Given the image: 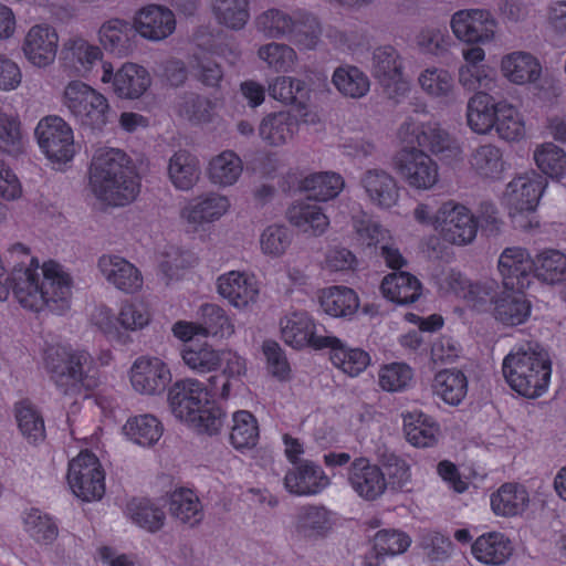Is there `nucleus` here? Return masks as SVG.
<instances>
[{
    "mask_svg": "<svg viewBox=\"0 0 566 566\" xmlns=\"http://www.w3.org/2000/svg\"><path fill=\"white\" fill-rule=\"evenodd\" d=\"M98 268L106 280L120 291L134 293L143 286L139 270L124 258L103 255L98 260Z\"/></svg>",
    "mask_w": 566,
    "mask_h": 566,
    "instance_id": "obj_27",
    "label": "nucleus"
},
{
    "mask_svg": "<svg viewBox=\"0 0 566 566\" xmlns=\"http://www.w3.org/2000/svg\"><path fill=\"white\" fill-rule=\"evenodd\" d=\"M398 137L406 146L396 156V167L407 184L416 189L432 188L439 177L437 163L423 149L434 155H455L460 148L450 134L436 123H417L408 118Z\"/></svg>",
    "mask_w": 566,
    "mask_h": 566,
    "instance_id": "obj_2",
    "label": "nucleus"
},
{
    "mask_svg": "<svg viewBox=\"0 0 566 566\" xmlns=\"http://www.w3.org/2000/svg\"><path fill=\"white\" fill-rule=\"evenodd\" d=\"M24 530L35 542L52 544L59 534L57 524L52 516L39 509H31L23 517Z\"/></svg>",
    "mask_w": 566,
    "mask_h": 566,
    "instance_id": "obj_58",
    "label": "nucleus"
},
{
    "mask_svg": "<svg viewBox=\"0 0 566 566\" xmlns=\"http://www.w3.org/2000/svg\"><path fill=\"white\" fill-rule=\"evenodd\" d=\"M43 280L40 281L38 265L19 266L10 273L0 263V301L12 292L24 310L40 313L49 311L62 315L71 307L72 279L55 261L44 262Z\"/></svg>",
    "mask_w": 566,
    "mask_h": 566,
    "instance_id": "obj_1",
    "label": "nucleus"
},
{
    "mask_svg": "<svg viewBox=\"0 0 566 566\" xmlns=\"http://www.w3.org/2000/svg\"><path fill=\"white\" fill-rule=\"evenodd\" d=\"M361 185L370 200L380 208H391L399 197L396 179L384 170H368Z\"/></svg>",
    "mask_w": 566,
    "mask_h": 566,
    "instance_id": "obj_32",
    "label": "nucleus"
},
{
    "mask_svg": "<svg viewBox=\"0 0 566 566\" xmlns=\"http://www.w3.org/2000/svg\"><path fill=\"white\" fill-rule=\"evenodd\" d=\"M218 292L238 308H243L256 301L259 286L253 275L231 271L218 279Z\"/></svg>",
    "mask_w": 566,
    "mask_h": 566,
    "instance_id": "obj_25",
    "label": "nucleus"
},
{
    "mask_svg": "<svg viewBox=\"0 0 566 566\" xmlns=\"http://www.w3.org/2000/svg\"><path fill=\"white\" fill-rule=\"evenodd\" d=\"M60 48L56 29L49 23L32 25L22 41V52L27 61L35 67H48L54 63Z\"/></svg>",
    "mask_w": 566,
    "mask_h": 566,
    "instance_id": "obj_16",
    "label": "nucleus"
},
{
    "mask_svg": "<svg viewBox=\"0 0 566 566\" xmlns=\"http://www.w3.org/2000/svg\"><path fill=\"white\" fill-rule=\"evenodd\" d=\"M181 357L186 366L199 375L214 371L222 364L221 350L208 343L191 342L184 345Z\"/></svg>",
    "mask_w": 566,
    "mask_h": 566,
    "instance_id": "obj_39",
    "label": "nucleus"
},
{
    "mask_svg": "<svg viewBox=\"0 0 566 566\" xmlns=\"http://www.w3.org/2000/svg\"><path fill=\"white\" fill-rule=\"evenodd\" d=\"M403 430L408 442L412 446L430 448L438 441L440 426L431 416L413 411L405 416Z\"/></svg>",
    "mask_w": 566,
    "mask_h": 566,
    "instance_id": "obj_34",
    "label": "nucleus"
},
{
    "mask_svg": "<svg viewBox=\"0 0 566 566\" xmlns=\"http://www.w3.org/2000/svg\"><path fill=\"white\" fill-rule=\"evenodd\" d=\"M149 321L150 314L144 304L125 303L118 317H115L107 307L99 308L95 324L106 336H112L117 331V323L126 329L136 331L145 327Z\"/></svg>",
    "mask_w": 566,
    "mask_h": 566,
    "instance_id": "obj_24",
    "label": "nucleus"
},
{
    "mask_svg": "<svg viewBox=\"0 0 566 566\" xmlns=\"http://www.w3.org/2000/svg\"><path fill=\"white\" fill-rule=\"evenodd\" d=\"M103 56L99 45L80 34L64 39L60 49L61 62L77 73L92 71L98 61L103 62Z\"/></svg>",
    "mask_w": 566,
    "mask_h": 566,
    "instance_id": "obj_22",
    "label": "nucleus"
},
{
    "mask_svg": "<svg viewBox=\"0 0 566 566\" xmlns=\"http://www.w3.org/2000/svg\"><path fill=\"white\" fill-rule=\"evenodd\" d=\"M258 59L274 73L294 72L298 63L296 50L289 43L272 40L256 50Z\"/></svg>",
    "mask_w": 566,
    "mask_h": 566,
    "instance_id": "obj_33",
    "label": "nucleus"
},
{
    "mask_svg": "<svg viewBox=\"0 0 566 566\" xmlns=\"http://www.w3.org/2000/svg\"><path fill=\"white\" fill-rule=\"evenodd\" d=\"M281 337L283 342L294 348H312L315 350L325 349L328 345L336 343V336L321 335L318 328L325 331L305 311H293L287 313L280 321Z\"/></svg>",
    "mask_w": 566,
    "mask_h": 566,
    "instance_id": "obj_12",
    "label": "nucleus"
},
{
    "mask_svg": "<svg viewBox=\"0 0 566 566\" xmlns=\"http://www.w3.org/2000/svg\"><path fill=\"white\" fill-rule=\"evenodd\" d=\"M211 10L218 24L232 31H240L248 24L250 0H211Z\"/></svg>",
    "mask_w": 566,
    "mask_h": 566,
    "instance_id": "obj_40",
    "label": "nucleus"
},
{
    "mask_svg": "<svg viewBox=\"0 0 566 566\" xmlns=\"http://www.w3.org/2000/svg\"><path fill=\"white\" fill-rule=\"evenodd\" d=\"M402 71L401 55L392 45H379L371 51L370 72L379 82L395 80Z\"/></svg>",
    "mask_w": 566,
    "mask_h": 566,
    "instance_id": "obj_44",
    "label": "nucleus"
},
{
    "mask_svg": "<svg viewBox=\"0 0 566 566\" xmlns=\"http://www.w3.org/2000/svg\"><path fill=\"white\" fill-rule=\"evenodd\" d=\"M327 348L331 349L332 364L350 377L358 376L370 364V356L366 350L347 347L337 337L336 343Z\"/></svg>",
    "mask_w": 566,
    "mask_h": 566,
    "instance_id": "obj_43",
    "label": "nucleus"
},
{
    "mask_svg": "<svg viewBox=\"0 0 566 566\" xmlns=\"http://www.w3.org/2000/svg\"><path fill=\"white\" fill-rule=\"evenodd\" d=\"M67 482L73 494L83 501L102 499L105 473L98 458L92 451H81L69 463Z\"/></svg>",
    "mask_w": 566,
    "mask_h": 566,
    "instance_id": "obj_10",
    "label": "nucleus"
},
{
    "mask_svg": "<svg viewBox=\"0 0 566 566\" xmlns=\"http://www.w3.org/2000/svg\"><path fill=\"white\" fill-rule=\"evenodd\" d=\"M270 96L282 104H294L295 106H305L307 90L304 81L277 76L269 84Z\"/></svg>",
    "mask_w": 566,
    "mask_h": 566,
    "instance_id": "obj_56",
    "label": "nucleus"
},
{
    "mask_svg": "<svg viewBox=\"0 0 566 566\" xmlns=\"http://www.w3.org/2000/svg\"><path fill=\"white\" fill-rule=\"evenodd\" d=\"M230 208V201L226 196L209 193L189 202L181 210V217L189 223L200 226L220 219Z\"/></svg>",
    "mask_w": 566,
    "mask_h": 566,
    "instance_id": "obj_30",
    "label": "nucleus"
},
{
    "mask_svg": "<svg viewBox=\"0 0 566 566\" xmlns=\"http://www.w3.org/2000/svg\"><path fill=\"white\" fill-rule=\"evenodd\" d=\"M538 169L552 179H560L566 175V153L553 143H544L534 153Z\"/></svg>",
    "mask_w": 566,
    "mask_h": 566,
    "instance_id": "obj_57",
    "label": "nucleus"
},
{
    "mask_svg": "<svg viewBox=\"0 0 566 566\" xmlns=\"http://www.w3.org/2000/svg\"><path fill=\"white\" fill-rule=\"evenodd\" d=\"M103 84H112L114 93L122 98H138L150 86L151 78L148 71L135 63H124L116 72L108 61L102 63Z\"/></svg>",
    "mask_w": 566,
    "mask_h": 566,
    "instance_id": "obj_15",
    "label": "nucleus"
},
{
    "mask_svg": "<svg viewBox=\"0 0 566 566\" xmlns=\"http://www.w3.org/2000/svg\"><path fill=\"white\" fill-rule=\"evenodd\" d=\"M438 231L444 241L457 245H464L474 240L479 222L465 206L449 200L443 202L436 212Z\"/></svg>",
    "mask_w": 566,
    "mask_h": 566,
    "instance_id": "obj_14",
    "label": "nucleus"
},
{
    "mask_svg": "<svg viewBox=\"0 0 566 566\" xmlns=\"http://www.w3.org/2000/svg\"><path fill=\"white\" fill-rule=\"evenodd\" d=\"M500 69L502 75L516 85L536 83L542 74V65L538 60L524 51H515L504 55Z\"/></svg>",
    "mask_w": 566,
    "mask_h": 566,
    "instance_id": "obj_28",
    "label": "nucleus"
},
{
    "mask_svg": "<svg viewBox=\"0 0 566 566\" xmlns=\"http://www.w3.org/2000/svg\"><path fill=\"white\" fill-rule=\"evenodd\" d=\"M433 387L446 403L458 406L468 392V379L461 370L444 369L436 375Z\"/></svg>",
    "mask_w": 566,
    "mask_h": 566,
    "instance_id": "obj_48",
    "label": "nucleus"
},
{
    "mask_svg": "<svg viewBox=\"0 0 566 566\" xmlns=\"http://www.w3.org/2000/svg\"><path fill=\"white\" fill-rule=\"evenodd\" d=\"M202 335L213 337H228L233 334L234 327L226 311L216 304L201 306Z\"/></svg>",
    "mask_w": 566,
    "mask_h": 566,
    "instance_id": "obj_64",
    "label": "nucleus"
},
{
    "mask_svg": "<svg viewBox=\"0 0 566 566\" xmlns=\"http://www.w3.org/2000/svg\"><path fill=\"white\" fill-rule=\"evenodd\" d=\"M454 38L465 44H488L495 40L497 21L484 9H461L450 18Z\"/></svg>",
    "mask_w": 566,
    "mask_h": 566,
    "instance_id": "obj_13",
    "label": "nucleus"
},
{
    "mask_svg": "<svg viewBox=\"0 0 566 566\" xmlns=\"http://www.w3.org/2000/svg\"><path fill=\"white\" fill-rule=\"evenodd\" d=\"M343 177L334 171H321L306 176L300 181L298 189L315 201H328L338 196L344 188Z\"/></svg>",
    "mask_w": 566,
    "mask_h": 566,
    "instance_id": "obj_37",
    "label": "nucleus"
},
{
    "mask_svg": "<svg viewBox=\"0 0 566 566\" xmlns=\"http://www.w3.org/2000/svg\"><path fill=\"white\" fill-rule=\"evenodd\" d=\"M168 174L177 189L189 190L199 177L198 160L189 151L179 150L169 160Z\"/></svg>",
    "mask_w": 566,
    "mask_h": 566,
    "instance_id": "obj_50",
    "label": "nucleus"
},
{
    "mask_svg": "<svg viewBox=\"0 0 566 566\" xmlns=\"http://www.w3.org/2000/svg\"><path fill=\"white\" fill-rule=\"evenodd\" d=\"M512 551L511 541L500 532L484 533L471 546L474 558L488 565L504 564Z\"/></svg>",
    "mask_w": 566,
    "mask_h": 566,
    "instance_id": "obj_31",
    "label": "nucleus"
},
{
    "mask_svg": "<svg viewBox=\"0 0 566 566\" xmlns=\"http://www.w3.org/2000/svg\"><path fill=\"white\" fill-rule=\"evenodd\" d=\"M126 513L134 524L150 533L159 531L166 520L164 510L149 499H132L127 503Z\"/></svg>",
    "mask_w": 566,
    "mask_h": 566,
    "instance_id": "obj_49",
    "label": "nucleus"
},
{
    "mask_svg": "<svg viewBox=\"0 0 566 566\" xmlns=\"http://www.w3.org/2000/svg\"><path fill=\"white\" fill-rule=\"evenodd\" d=\"M329 480L317 464L304 461L290 470L284 478V485L290 493L296 495H314L321 493Z\"/></svg>",
    "mask_w": 566,
    "mask_h": 566,
    "instance_id": "obj_26",
    "label": "nucleus"
},
{
    "mask_svg": "<svg viewBox=\"0 0 566 566\" xmlns=\"http://www.w3.org/2000/svg\"><path fill=\"white\" fill-rule=\"evenodd\" d=\"M527 490L518 483H504L491 495V507L496 515L516 516L527 506Z\"/></svg>",
    "mask_w": 566,
    "mask_h": 566,
    "instance_id": "obj_38",
    "label": "nucleus"
},
{
    "mask_svg": "<svg viewBox=\"0 0 566 566\" xmlns=\"http://www.w3.org/2000/svg\"><path fill=\"white\" fill-rule=\"evenodd\" d=\"M132 21L136 34L151 42L167 39L176 29L174 12L158 4H148L138 9Z\"/></svg>",
    "mask_w": 566,
    "mask_h": 566,
    "instance_id": "obj_19",
    "label": "nucleus"
},
{
    "mask_svg": "<svg viewBox=\"0 0 566 566\" xmlns=\"http://www.w3.org/2000/svg\"><path fill=\"white\" fill-rule=\"evenodd\" d=\"M222 371L209 378L211 394L227 399L231 392V379H237L245 373V360L232 350H221Z\"/></svg>",
    "mask_w": 566,
    "mask_h": 566,
    "instance_id": "obj_42",
    "label": "nucleus"
},
{
    "mask_svg": "<svg viewBox=\"0 0 566 566\" xmlns=\"http://www.w3.org/2000/svg\"><path fill=\"white\" fill-rule=\"evenodd\" d=\"M533 265V259L526 249L506 248L499 259V271L504 289L524 292L531 284Z\"/></svg>",
    "mask_w": 566,
    "mask_h": 566,
    "instance_id": "obj_20",
    "label": "nucleus"
},
{
    "mask_svg": "<svg viewBox=\"0 0 566 566\" xmlns=\"http://www.w3.org/2000/svg\"><path fill=\"white\" fill-rule=\"evenodd\" d=\"M169 510L176 518L191 525L199 523L203 517L199 497L190 489L175 490L170 495Z\"/></svg>",
    "mask_w": 566,
    "mask_h": 566,
    "instance_id": "obj_54",
    "label": "nucleus"
},
{
    "mask_svg": "<svg viewBox=\"0 0 566 566\" xmlns=\"http://www.w3.org/2000/svg\"><path fill=\"white\" fill-rule=\"evenodd\" d=\"M348 482L353 490L367 501L378 499L387 488L382 470L366 458H356L350 463Z\"/></svg>",
    "mask_w": 566,
    "mask_h": 566,
    "instance_id": "obj_23",
    "label": "nucleus"
},
{
    "mask_svg": "<svg viewBox=\"0 0 566 566\" xmlns=\"http://www.w3.org/2000/svg\"><path fill=\"white\" fill-rule=\"evenodd\" d=\"M416 44L424 54L441 56L449 51L452 39L446 28L430 25L419 31L416 35Z\"/></svg>",
    "mask_w": 566,
    "mask_h": 566,
    "instance_id": "obj_63",
    "label": "nucleus"
},
{
    "mask_svg": "<svg viewBox=\"0 0 566 566\" xmlns=\"http://www.w3.org/2000/svg\"><path fill=\"white\" fill-rule=\"evenodd\" d=\"M382 295L399 305L411 304L421 295L422 284L409 272H394L386 275L380 284Z\"/></svg>",
    "mask_w": 566,
    "mask_h": 566,
    "instance_id": "obj_29",
    "label": "nucleus"
},
{
    "mask_svg": "<svg viewBox=\"0 0 566 566\" xmlns=\"http://www.w3.org/2000/svg\"><path fill=\"white\" fill-rule=\"evenodd\" d=\"M25 145L19 117L0 116V150L17 157L25 151Z\"/></svg>",
    "mask_w": 566,
    "mask_h": 566,
    "instance_id": "obj_61",
    "label": "nucleus"
},
{
    "mask_svg": "<svg viewBox=\"0 0 566 566\" xmlns=\"http://www.w3.org/2000/svg\"><path fill=\"white\" fill-rule=\"evenodd\" d=\"M242 160L232 150H226L209 163L208 176L212 184L219 186L233 185L242 174Z\"/></svg>",
    "mask_w": 566,
    "mask_h": 566,
    "instance_id": "obj_53",
    "label": "nucleus"
},
{
    "mask_svg": "<svg viewBox=\"0 0 566 566\" xmlns=\"http://www.w3.org/2000/svg\"><path fill=\"white\" fill-rule=\"evenodd\" d=\"M253 29L268 40H289L300 51L315 50L323 34L317 15L303 8L268 7L255 14Z\"/></svg>",
    "mask_w": 566,
    "mask_h": 566,
    "instance_id": "obj_5",
    "label": "nucleus"
},
{
    "mask_svg": "<svg viewBox=\"0 0 566 566\" xmlns=\"http://www.w3.org/2000/svg\"><path fill=\"white\" fill-rule=\"evenodd\" d=\"M90 186L98 200L112 206H125L139 193L140 180L125 151L106 148L93 157Z\"/></svg>",
    "mask_w": 566,
    "mask_h": 566,
    "instance_id": "obj_3",
    "label": "nucleus"
},
{
    "mask_svg": "<svg viewBox=\"0 0 566 566\" xmlns=\"http://www.w3.org/2000/svg\"><path fill=\"white\" fill-rule=\"evenodd\" d=\"M300 123L290 111L266 116L260 125V136L271 146L284 145L298 130Z\"/></svg>",
    "mask_w": 566,
    "mask_h": 566,
    "instance_id": "obj_35",
    "label": "nucleus"
},
{
    "mask_svg": "<svg viewBox=\"0 0 566 566\" xmlns=\"http://www.w3.org/2000/svg\"><path fill=\"white\" fill-rule=\"evenodd\" d=\"M532 275L542 282L557 284L566 277V255L555 249H546L533 260Z\"/></svg>",
    "mask_w": 566,
    "mask_h": 566,
    "instance_id": "obj_47",
    "label": "nucleus"
},
{
    "mask_svg": "<svg viewBox=\"0 0 566 566\" xmlns=\"http://www.w3.org/2000/svg\"><path fill=\"white\" fill-rule=\"evenodd\" d=\"M332 82L340 94L353 98L365 96L370 88L368 76L354 65L337 67L333 73Z\"/></svg>",
    "mask_w": 566,
    "mask_h": 566,
    "instance_id": "obj_52",
    "label": "nucleus"
},
{
    "mask_svg": "<svg viewBox=\"0 0 566 566\" xmlns=\"http://www.w3.org/2000/svg\"><path fill=\"white\" fill-rule=\"evenodd\" d=\"M546 186V179L535 171L515 177L506 189L510 216L535 211Z\"/></svg>",
    "mask_w": 566,
    "mask_h": 566,
    "instance_id": "obj_18",
    "label": "nucleus"
},
{
    "mask_svg": "<svg viewBox=\"0 0 566 566\" xmlns=\"http://www.w3.org/2000/svg\"><path fill=\"white\" fill-rule=\"evenodd\" d=\"M505 381L520 396L538 398L548 388L552 363L542 353L517 350L507 354L502 363Z\"/></svg>",
    "mask_w": 566,
    "mask_h": 566,
    "instance_id": "obj_8",
    "label": "nucleus"
},
{
    "mask_svg": "<svg viewBox=\"0 0 566 566\" xmlns=\"http://www.w3.org/2000/svg\"><path fill=\"white\" fill-rule=\"evenodd\" d=\"M260 439V427L255 416L248 410H238L232 415V427L229 436L231 446L245 453L254 449Z\"/></svg>",
    "mask_w": 566,
    "mask_h": 566,
    "instance_id": "obj_36",
    "label": "nucleus"
},
{
    "mask_svg": "<svg viewBox=\"0 0 566 566\" xmlns=\"http://www.w3.org/2000/svg\"><path fill=\"white\" fill-rule=\"evenodd\" d=\"M319 303L326 314L334 317H345L356 313L359 298L353 289L335 285L322 292Z\"/></svg>",
    "mask_w": 566,
    "mask_h": 566,
    "instance_id": "obj_41",
    "label": "nucleus"
},
{
    "mask_svg": "<svg viewBox=\"0 0 566 566\" xmlns=\"http://www.w3.org/2000/svg\"><path fill=\"white\" fill-rule=\"evenodd\" d=\"M129 380L138 394L157 396L167 389L171 381V373L160 358L140 356L130 367Z\"/></svg>",
    "mask_w": 566,
    "mask_h": 566,
    "instance_id": "obj_17",
    "label": "nucleus"
},
{
    "mask_svg": "<svg viewBox=\"0 0 566 566\" xmlns=\"http://www.w3.org/2000/svg\"><path fill=\"white\" fill-rule=\"evenodd\" d=\"M447 283L457 297L464 300L474 310L481 311L489 302L494 303V316L504 325H521L531 315L532 306L524 292L505 290L494 298L485 286L472 283L463 274L454 271L447 277Z\"/></svg>",
    "mask_w": 566,
    "mask_h": 566,
    "instance_id": "obj_7",
    "label": "nucleus"
},
{
    "mask_svg": "<svg viewBox=\"0 0 566 566\" xmlns=\"http://www.w3.org/2000/svg\"><path fill=\"white\" fill-rule=\"evenodd\" d=\"M287 218L303 232L313 235H321L329 224V220L321 207L305 202L293 205L287 211Z\"/></svg>",
    "mask_w": 566,
    "mask_h": 566,
    "instance_id": "obj_46",
    "label": "nucleus"
},
{
    "mask_svg": "<svg viewBox=\"0 0 566 566\" xmlns=\"http://www.w3.org/2000/svg\"><path fill=\"white\" fill-rule=\"evenodd\" d=\"M201 381L186 378L177 380L168 391V401L176 418L199 433L213 436L223 426L226 413L212 399Z\"/></svg>",
    "mask_w": 566,
    "mask_h": 566,
    "instance_id": "obj_6",
    "label": "nucleus"
},
{
    "mask_svg": "<svg viewBox=\"0 0 566 566\" xmlns=\"http://www.w3.org/2000/svg\"><path fill=\"white\" fill-rule=\"evenodd\" d=\"M61 101L66 106H108L107 98L81 80L70 81L63 88Z\"/></svg>",
    "mask_w": 566,
    "mask_h": 566,
    "instance_id": "obj_59",
    "label": "nucleus"
},
{
    "mask_svg": "<svg viewBox=\"0 0 566 566\" xmlns=\"http://www.w3.org/2000/svg\"><path fill=\"white\" fill-rule=\"evenodd\" d=\"M422 91L433 97H446L452 93L454 80L451 73L442 67L431 66L423 70L418 77Z\"/></svg>",
    "mask_w": 566,
    "mask_h": 566,
    "instance_id": "obj_62",
    "label": "nucleus"
},
{
    "mask_svg": "<svg viewBox=\"0 0 566 566\" xmlns=\"http://www.w3.org/2000/svg\"><path fill=\"white\" fill-rule=\"evenodd\" d=\"M41 151L52 164H66L75 155L74 135L70 125L59 116H46L35 127Z\"/></svg>",
    "mask_w": 566,
    "mask_h": 566,
    "instance_id": "obj_11",
    "label": "nucleus"
},
{
    "mask_svg": "<svg viewBox=\"0 0 566 566\" xmlns=\"http://www.w3.org/2000/svg\"><path fill=\"white\" fill-rule=\"evenodd\" d=\"M43 364L50 379L64 396L87 399L101 385V370L85 349L71 346L48 348Z\"/></svg>",
    "mask_w": 566,
    "mask_h": 566,
    "instance_id": "obj_4",
    "label": "nucleus"
},
{
    "mask_svg": "<svg viewBox=\"0 0 566 566\" xmlns=\"http://www.w3.org/2000/svg\"><path fill=\"white\" fill-rule=\"evenodd\" d=\"M123 430L134 443L150 447L160 439L164 428L155 416L140 415L129 418Z\"/></svg>",
    "mask_w": 566,
    "mask_h": 566,
    "instance_id": "obj_51",
    "label": "nucleus"
},
{
    "mask_svg": "<svg viewBox=\"0 0 566 566\" xmlns=\"http://www.w3.org/2000/svg\"><path fill=\"white\" fill-rule=\"evenodd\" d=\"M192 255L177 247H168L159 260V271L167 284L180 280L186 270L192 266Z\"/></svg>",
    "mask_w": 566,
    "mask_h": 566,
    "instance_id": "obj_60",
    "label": "nucleus"
},
{
    "mask_svg": "<svg viewBox=\"0 0 566 566\" xmlns=\"http://www.w3.org/2000/svg\"><path fill=\"white\" fill-rule=\"evenodd\" d=\"M14 415L21 434L29 443L39 444L45 439L44 419L28 399L14 405Z\"/></svg>",
    "mask_w": 566,
    "mask_h": 566,
    "instance_id": "obj_45",
    "label": "nucleus"
},
{
    "mask_svg": "<svg viewBox=\"0 0 566 566\" xmlns=\"http://www.w3.org/2000/svg\"><path fill=\"white\" fill-rule=\"evenodd\" d=\"M482 44H471L462 50L464 63L459 67V82L469 90H480L470 97L468 106H501L502 101L495 95L497 87L495 81L488 76L486 69L481 63L485 60V51Z\"/></svg>",
    "mask_w": 566,
    "mask_h": 566,
    "instance_id": "obj_9",
    "label": "nucleus"
},
{
    "mask_svg": "<svg viewBox=\"0 0 566 566\" xmlns=\"http://www.w3.org/2000/svg\"><path fill=\"white\" fill-rule=\"evenodd\" d=\"M102 49L119 57L128 56L136 49V32L133 21L113 17L105 20L97 30Z\"/></svg>",
    "mask_w": 566,
    "mask_h": 566,
    "instance_id": "obj_21",
    "label": "nucleus"
},
{
    "mask_svg": "<svg viewBox=\"0 0 566 566\" xmlns=\"http://www.w3.org/2000/svg\"><path fill=\"white\" fill-rule=\"evenodd\" d=\"M470 165L480 177L499 179L504 170L503 154L492 144L481 145L472 153Z\"/></svg>",
    "mask_w": 566,
    "mask_h": 566,
    "instance_id": "obj_55",
    "label": "nucleus"
}]
</instances>
